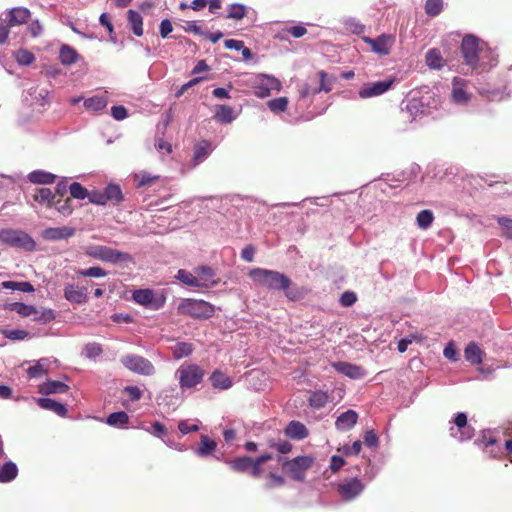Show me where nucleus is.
Returning <instances> with one entry per match:
<instances>
[{
    "label": "nucleus",
    "instance_id": "11",
    "mask_svg": "<svg viewBox=\"0 0 512 512\" xmlns=\"http://www.w3.org/2000/svg\"><path fill=\"white\" fill-rule=\"evenodd\" d=\"M404 117L410 121L416 120L419 116L429 112L426 97H411L407 100L405 106L401 110Z\"/></svg>",
    "mask_w": 512,
    "mask_h": 512
},
{
    "label": "nucleus",
    "instance_id": "16",
    "mask_svg": "<svg viewBox=\"0 0 512 512\" xmlns=\"http://www.w3.org/2000/svg\"><path fill=\"white\" fill-rule=\"evenodd\" d=\"M475 443L492 458H500L503 455L501 446L490 433H484Z\"/></svg>",
    "mask_w": 512,
    "mask_h": 512
},
{
    "label": "nucleus",
    "instance_id": "63",
    "mask_svg": "<svg viewBox=\"0 0 512 512\" xmlns=\"http://www.w3.org/2000/svg\"><path fill=\"white\" fill-rule=\"evenodd\" d=\"M269 446L276 449L281 454H287L291 451L292 445L288 441H269Z\"/></svg>",
    "mask_w": 512,
    "mask_h": 512
},
{
    "label": "nucleus",
    "instance_id": "53",
    "mask_svg": "<svg viewBox=\"0 0 512 512\" xmlns=\"http://www.w3.org/2000/svg\"><path fill=\"white\" fill-rule=\"evenodd\" d=\"M70 194L73 198L83 200L88 198L89 192L80 183L74 182L69 187Z\"/></svg>",
    "mask_w": 512,
    "mask_h": 512
},
{
    "label": "nucleus",
    "instance_id": "23",
    "mask_svg": "<svg viewBox=\"0 0 512 512\" xmlns=\"http://www.w3.org/2000/svg\"><path fill=\"white\" fill-rule=\"evenodd\" d=\"M357 420L358 414L356 411L347 410L337 417L335 426L340 431H348L355 426Z\"/></svg>",
    "mask_w": 512,
    "mask_h": 512
},
{
    "label": "nucleus",
    "instance_id": "59",
    "mask_svg": "<svg viewBox=\"0 0 512 512\" xmlns=\"http://www.w3.org/2000/svg\"><path fill=\"white\" fill-rule=\"evenodd\" d=\"M268 482L266 483L267 488L281 487L285 484V479L283 476L275 474L273 472L268 473L267 475Z\"/></svg>",
    "mask_w": 512,
    "mask_h": 512
},
{
    "label": "nucleus",
    "instance_id": "22",
    "mask_svg": "<svg viewBox=\"0 0 512 512\" xmlns=\"http://www.w3.org/2000/svg\"><path fill=\"white\" fill-rule=\"evenodd\" d=\"M75 229L72 227H51L43 231L42 236L44 239L49 241H57L62 239H68L73 236Z\"/></svg>",
    "mask_w": 512,
    "mask_h": 512
},
{
    "label": "nucleus",
    "instance_id": "31",
    "mask_svg": "<svg viewBox=\"0 0 512 512\" xmlns=\"http://www.w3.org/2000/svg\"><path fill=\"white\" fill-rule=\"evenodd\" d=\"M285 434L297 440H302L308 435L307 428L299 421H291L285 428Z\"/></svg>",
    "mask_w": 512,
    "mask_h": 512
},
{
    "label": "nucleus",
    "instance_id": "40",
    "mask_svg": "<svg viewBox=\"0 0 512 512\" xmlns=\"http://www.w3.org/2000/svg\"><path fill=\"white\" fill-rule=\"evenodd\" d=\"M247 15V7L240 3H232L228 6L227 19L242 20Z\"/></svg>",
    "mask_w": 512,
    "mask_h": 512
},
{
    "label": "nucleus",
    "instance_id": "57",
    "mask_svg": "<svg viewBox=\"0 0 512 512\" xmlns=\"http://www.w3.org/2000/svg\"><path fill=\"white\" fill-rule=\"evenodd\" d=\"M16 60L21 65H30L35 60V56L28 50L20 49L16 52Z\"/></svg>",
    "mask_w": 512,
    "mask_h": 512
},
{
    "label": "nucleus",
    "instance_id": "21",
    "mask_svg": "<svg viewBox=\"0 0 512 512\" xmlns=\"http://www.w3.org/2000/svg\"><path fill=\"white\" fill-rule=\"evenodd\" d=\"M332 367L351 379H360L365 375L362 367L344 361L333 362Z\"/></svg>",
    "mask_w": 512,
    "mask_h": 512
},
{
    "label": "nucleus",
    "instance_id": "12",
    "mask_svg": "<svg viewBox=\"0 0 512 512\" xmlns=\"http://www.w3.org/2000/svg\"><path fill=\"white\" fill-rule=\"evenodd\" d=\"M450 434L459 441L469 440L474 435V428L467 423V415L458 412L453 420V426L450 427Z\"/></svg>",
    "mask_w": 512,
    "mask_h": 512
},
{
    "label": "nucleus",
    "instance_id": "37",
    "mask_svg": "<svg viewBox=\"0 0 512 512\" xmlns=\"http://www.w3.org/2000/svg\"><path fill=\"white\" fill-rule=\"evenodd\" d=\"M425 61L426 64L432 69H441L445 64L441 52L435 48L427 51L425 55Z\"/></svg>",
    "mask_w": 512,
    "mask_h": 512
},
{
    "label": "nucleus",
    "instance_id": "19",
    "mask_svg": "<svg viewBox=\"0 0 512 512\" xmlns=\"http://www.w3.org/2000/svg\"><path fill=\"white\" fill-rule=\"evenodd\" d=\"M196 280L198 282L197 288H213L218 284L214 279V271L209 266H200L194 269Z\"/></svg>",
    "mask_w": 512,
    "mask_h": 512
},
{
    "label": "nucleus",
    "instance_id": "3",
    "mask_svg": "<svg viewBox=\"0 0 512 512\" xmlns=\"http://www.w3.org/2000/svg\"><path fill=\"white\" fill-rule=\"evenodd\" d=\"M272 459L273 455L271 453H265L255 459L248 456H242L227 460L226 463L233 471L239 473L249 471L252 477L258 478L262 476L264 472L263 465Z\"/></svg>",
    "mask_w": 512,
    "mask_h": 512
},
{
    "label": "nucleus",
    "instance_id": "26",
    "mask_svg": "<svg viewBox=\"0 0 512 512\" xmlns=\"http://www.w3.org/2000/svg\"><path fill=\"white\" fill-rule=\"evenodd\" d=\"M212 150L211 143L206 140L197 143L194 147L193 166L195 167L203 162L211 154Z\"/></svg>",
    "mask_w": 512,
    "mask_h": 512
},
{
    "label": "nucleus",
    "instance_id": "56",
    "mask_svg": "<svg viewBox=\"0 0 512 512\" xmlns=\"http://www.w3.org/2000/svg\"><path fill=\"white\" fill-rule=\"evenodd\" d=\"M33 319L40 323H49L55 319V313L52 309H43L34 314Z\"/></svg>",
    "mask_w": 512,
    "mask_h": 512
},
{
    "label": "nucleus",
    "instance_id": "64",
    "mask_svg": "<svg viewBox=\"0 0 512 512\" xmlns=\"http://www.w3.org/2000/svg\"><path fill=\"white\" fill-rule=\"evenodd\" d=\"M357 301V296L352 291H345L340 297V304L343 307H350Z\"/></svg>",
    "mask_w": 512,
    "mask_h": 512
},
{
    "label": "nucleus",
    "instance_id": "51",
    "mask_svg": "<svg viewBox=\"0 0 512 512\" xmlns=\"http://www.w3.org/2000/svg\"><path fill=\"white\" fill-rule=\"evenodd\" d=\"M443 9V0H427L425 12L429 16H437Z\"/></svg>",
    "mask_w": 512,
    "mask_h": 512
},
{
    "label": "nucleus",
    "instance_id": "10",
    "mask_svg": "<svg viewBox=\"0 0 512 512\" xmlns=\"http://www.w3.org/2000/svg\"><path fill=\"white\" fill-rule=\"evenodd\" d=\"M483 52V48L479 46L478 39L473 35H466L461 44V53L464 58L465 63L472 67L476 68L480 56L479 54Z\"/></svg>",
    "mask_w": 512,
    "mask_h": 512
},
{
    "label": "nucleus",
    "instance_id": "36",
    "mask_svg": "<svg viewBox=\"0 0 512 512\" xmlns=\"http://www.w3.org/2000/svg\"><path fill=\"white\" fill-rule=\"evenodd\" d=\"M128 23L133 33L140 37L143 35V18L137 11L129 10L127 13Z\"/></svg>",
    "mask_w": 512,
    "mask_h": 512
},
{
    "label": "nucleus",
    "instance_id": "39",
    "mask_svg": "<svg viewBox=\"0 0 512 512\" xmlns=\"http://www.w3.org/2000/svg\"><path fill=\"white\" fill-rule=\"evenodd\" d=\"M216 442L211 440L208 436L202 435L199 447L195 450V453L200 457H205L212 454L216 449Z\"/></svg>",
    "mask_w": 512,
    "mask_h": 512
},
{
    "label": "nucleus",
    "instance_id": "30",
    "mask_svg": "<svg viewBox=\"0 0 512 512\" xmlns=\"http://www.w3.org/2000/svg\"><path fill=\"white\" fill-rule=\"evenodd\" d=\"M69 390V386L57 380H49L40 386V393L42 394H63Z\"/></svg>",
    "mask_w": 512,
    "mask_h": 512
},
{
    "label": "nucleus",
    "instance_id": "62",
    "mask_svg": "<svg viewBox=\"0 0 512 512\" xmlns=\"http://www.w3.org/2000/svg\"><path fill=\"white\" fill-rule=\"evenodd\" d=\"M318 75L320 78V85L318 88L314 90V93H319L322 91L330 92L332 89V85L330 82L327 81V74L324 71H320Z\"/></svg>",
    "mask_w": 512,
    "mask_h": 512
},
{
    "label": "nucleus",
    "instance_id": "61",
    "mask_svg": "<svg viewBox=\"0 0 512 512\" xmlns=\"http://www.w3.org/2000/svg\"><path fill=\"white\" fill-rule=\"evenodd\" d=\"M88 199L91 203L97 205H105L107 203L104 191L93 190L89 192Z\"/></svg>",
    "mask_w": 512,
    "mask_h": 512
},
{
    "label": "nucleus",
    "instance_id": "41",
    "mask_svg": "<svg viewBox=\"0 0 512 512\" xmlns=\"http://www.w3.org/2000/svg\"><path fill=\"white\" fill-rule=\"evenodd\" d=\"M48 358H42L35 365L28 368L27 373L30 378H38L47 373Z\"/></svg>",
    "mask_w": 512,
    "mask_h": 512
},
{
    "label": "nucleus",
    "instance_id": "4",
    "mask_svg": "<svg viewBox=\"0 0 512 512\" xmlns=\"http://www.w3.org/2000/svg\"><path fill=\"white\" fill-rule=\"evenodd\" d=\"M277 461L282 464L283 472L295 481H304L306 472L311 468L314 459L311 456H297L292 460H286L282 456L277 457Z\"/></svg>",
    "mask_w": 512,
    "mask_h": 512
},
{
    "label": "nucleus",
    "instance_id": "43",
    "mask_svg": "<svg viewBox=\"0 0 512 512\" xmlns=\"http://www.w3.org/2000/svg\"><path fill=\"white\" fill-rule=\"evenodd\" d=\"M308 401L311 407L320 409L326 405L328 401V395L323 391H314L310 394Z\"/></svg>",
    "mask_w": 512,
    "mask_h": 512
},
{
    "label": "nucleus",
    "instance_id": "50",
    "mask_svg": "<svg viewBox=\"0 0 512 512\" xmlns=\"http://www.w3.org/2000/svg\"><path fill=\"white\" fill-rule=\"evenodd\" d=\"M287 105H288V98L287 97H279V98L270 100L267 103L268 108L273 113H276V114L284 112L286 110V108H287Z\"/></svg>",
    "mask_w": 512,
    "mask_h": 512
},
{
    "label": "nucleus",
    "instance_id": "44",
    "mask_svg": "<svg viewBox=\"0 0 512 512\" xmlns=\"http://www.w3.org/2000/svg\"><path fill=\"white\" fill-rule=\"evenodd\" d=\"M175 278L177 280H179L181 283H183L184 285L189 286V287H197V285H198L195 272L192 273L185 269H180V270H178Z\"/></svg>",
    "mask_w": 512,
    "mask_h": 512
},
{
    "label": "nucleus",
    "instance_id": "24",
    "mask_svg": "<svg viewBox=\"0 0 512 512\" xmlns=\"http://www.w3.org/2000/svg\"><path fill=\"white\" fill-rule=\"evenodd\" d=\"M209 381L212 387L218 390H228L233 386V380L218 369L211 373Z\"/></svg>",
    "mask_w": 512,
    "mask_h": 512
},
{
    "label": "nucleus",
    "instance_id": "42",
    "mask_svg": "<svg viewBox=\"0 0 512 512\" xmlns=\"http://www.w3.org/2000/svg\"><path fill=\"white\" fill-rule=\"evenodd\" d=\"M433 220H434L433 212L431 210H427V209L420 211L416 217L417 226L422 230L428 229L432 225Z\"/></svg>",
    "mask_w": 512,
    "mask_h": 512
},
{
    "label": "nucleus",
    "instance_id": "27",
    "mask_svg": "<svg viewBox=\"0 0 512 512\" xmlns=\"http://www.w3.org/2000/svg\"><path fill=\"white\" fill-rule=\"evenodd\" d=\"M214 118L222 124H229L236 119V114L232 107L228 105H216Z\"/></svg>",
    "mask_w": 512,
    "mask_h": 512
},
{
    "label": "nucleus",
    "instance_id": "20",
    "mask_svg": "<svg viewBox=\"0 0 512 512\" xmlns=\"http://www.w3.org/2000/svg\"><path fill=\"white\" fill-rule=\"evenodd\" d=\"M30 11L25 7H15L8 10L5 14L4 21H6L11 27L21 25L27 22L30 18Z\"/></svg>",
    "mask_w": 512,
    "mask_h": 512
},
{
    "label": "nucleus",
    "instance_id": "25",
    "mask_svg": "<svg viewBox=\"0 0 512 512\" xmlns=\"http://www.w3.org/2000/svg\"><path fill=\"white\" fill-rule=\"evenodd\" d=\"M176 390V388L164 390L158 397V399L160 400L159 404H164L169 407L172 406L173 409L179 406L183 401V397L182 394L176 392Z\"/></svg>",
    "mask_w": 512,
    "mask_h": 512
},
{
    "label": "nucleus",
    "instance_id": "2",
    "mask_svg": "<svg viewBox=\"0 0 512 512\" xmlns=\"http://www.w3.org/2000/svg\"><path fill=\"white\" fill-rule=\"evenodd\" d=\"M205 370L194 363L183 362L175 371L174 378L178 381L182 392L195 389L202 383Z\"/></svg>",
    "mask_w": 512,
    "mask_h": 512
},
{
    "label": "nucleus",
    "instance_id": "45",
    "mask_svg": "<svg viewBox=\"0 0 512 512\" xmlns=\"http://www.w3.org/2000/svg\"><path fill=\"white\" fill-rule=\"evenodd\" d=\"M128 421H129V416L124 411L111 413L106 419V423L113 427L122 426L124 424H127Z\"/></svg>",
    "mask_w": 512,
    "mask_h": 512
},
{
    "label": "nucleus",
    "instance_id": "32",
    "mask_svg": "<svg viewBox=\"0 0 512 512\" xmlns=\"http://www.w3.org/2000/svg\"><path fill=\"white\" fill-rule=\"evenodd\" d=\"M108 99L105 95H95L84 100V107L91 112H99L106 108Z\"/></svg>",
    "mask_w": 512,
    "mask_h": 512
},
{
    "label": "nucleus",
    "instance_id": "34",
    "mask_svg": "<svg viewBox=\"0 0 512 512\" xmlns=\"http://www.w3.org/2000/svg\"><path fill=\"white\" fill-rule=\"evenodd\" d=\"M59 59L63 65H72L79 59L77 51L69 45L63 44L59 51Z\"/></svg>",
    "mask_w": 512,
    "mask_h": 512
},
{
    "label": "nucleus",
    "instance_id": "18",
    "mask_svg": "<svg viewBox=\"0 0 512 512\" xmlns=\"http://www.w3.org/2000/svg\"><path fill=\"white\" fill-rule=\"evenodd\" d=\"M64 297L73 304H83L88 301V292L86 287H80L74 284H66L64 287Z\"/></svg>",
    "mask_w": 512,
    "mask_h": 512
},
{
    "label": "nucleus",
    "instance_id": "35",
    "mask_svg": "<svg viewBox=\"0 0 512 512\" xmlns=\"http://www.w3.org/2000/svg\"><path fill=\"white\" fill-rule=\"evenodd\" d=\"M56 179V175L43 170H35L28 174V180L35 184H50Z\"/></svg>",
    "mask_w": 512,
    "mask_h": 512
},
{
    "label": "nucleus",
    "instance_id": "60",
    "mask_svg": "<svg viewBox=\"0 0 512 512\" xmlns=\"http://www.w3.org/2000/svg\"><path fill=\"white\" fill-rule=\"evenodd\" d=\"M477 90L480 95L486 97L488 100L495 101L502 99V94L498 89L490 90L484 87H479Z\"/></svg>",
    "mask_w": 512,
    "mask_h": 512
},
{
    "label": "nucleus",
    "instance_id": "48",
    "mask_svg": "<svg viewBox=\"0 0 512 512\" xmlns=\"http://www.w3.org/2000/svg\"><path fill=\"white\" fill-rule=\"evenodd\" d=\"M103 353L101 344L96 342L87 343L83 347V355L88 359H95Z\"/></svg>",
    "mask_w": 512,
    "mask_h": 512
},
{
    "label": "nucleus",
    "instance_id": "49",
    "mask_svg": "<svg viewBox=\"0 0 512 512\" xmlns=\"http://www.w3.org/2000/svg\"><path fill=\"white\" fill-rule=\"evenodd\" d=\"M11 309L23 317L34 316V314H38V310L34 306L19 302L13 303L11 305Z\"/></svg>",
    "mask_w": 512,
    "mask_h": 512
},
{
    "label": "nucleus",
    "instance_id": "6",
    "mask_svg": "<svg viewBox=\"0 0 512 512\" xmlns=\"http://www.w3.org/2000/svg\"><path fill=\"white\" fill-rule=\"evenodd\" d=\"M0 241L7 246L20 248L25 251H33L36 247L33 238L26 232L18 229H1Z\"/></svg>",
    "mask_w": 512,
    "mask_h": 512
},
{
    "label": "nucleus",
    "instance_id": "13",
    "mask_svg": "<svg viewBox=\"0 0 512 512\" xmlns=\"http://www.w3.org/2000/svg\"><path fill=\"white\" fill-rule=\"evenodd\" d=\"M393 84V79H387L376 82H367L361 86V88L358 91V95L361 99L377 97L383 95L389 89H391Z\"/></svg>",
    "mask_w": 512,
    "mask_h": 512
},
{
    "label": "nucleus",
    "instance_id": "9",
    "mask_svg": "<svg viewBox=\"0 0 512 512\" xmlns=\"http://www.w3.org/2000/svg\"><path fill=\"white\" fill-rule=\"evenodd\" d=\"M121 364L128 369L129 371L143 375V376H152L155 374L156 369L153 363L147 358L136 355V354H127L120 358Z\"/></svg>",
    "mask_w": 512,
    "mask_h": 512
},
{
    "label": "nucleus",
    "instance_id": "46",
    "mask_svg": "<svg viewBox=\"0 0 512 512\" xmlns=\"http://www.w3.org/2000/svg\"><path fill=\"white\" fill-rule=\"evenodd\" d=\"M54 194L49 188H39L36 190L34 200L40 204L51 206L53 203Z\"/></svg>",
    "mask_w": 512,
    "mask_h": 512
},
{
    "label": "nucleus",
    "instance_id": "5",
    "mask_svg": "<svg viewBox=\"0 0 512 512\" xmlns=\"http://www.w3.org/2000/svg\"><path fill=\"white\" fill-rule=\"evenodd\" d=\"M85 254L112 264L132 261L129 253L122 252L104 245H89L85 247Z\"/></svg>",
    "mask_w": 512,
    "mask_h": 512
},
{
    "label": "nucleus",
    "instance_id": "8",
    "mask_svg": "<svg viewBox=\"0 0 512 512\" xmlns=\"http://www.w3.org/2000/svg\"><path fill=\"white\" fill-rule=\"evenodd\" d=\"M178 312L197 319H208L214 315V306L204 300L184 299L178 305Z\"/></svg>",
    "mask_w": 512,
    "mask_h": 512
},
{
    "label": "nucleus",
    "instance_id": "17",
    "mask_svg": "<svg viewBox=\"0 0 512 512\" xmlns=\"http://www.w3.org/2000/svg\"><path fill=\"white\" fill-rule=\"evenodd\" d=\"M466 87V80L460 77H455L453 79L451 98L455 104L464 105L469 102L471 95L467 92Z\"/></svg>",
    "mask_w": 512,
    "mask_h": 512
},
{
    "label": "nucleus",
    "instance_id": "15",
    "mask_svg": "<svg viewBox=\"0 0 512 512\" xmlns=\"http://www.w3.org/2000/svg\"><path fill=\"white\" fill-rule=\"evenodd\" d=\"M363 41L370 45L371 50L382 56H386L390 53V50L394 44V37L388 34H382L377 38L363 37Z\"/></svg>",
    "mask_w": 512,
    "mask_h": 512
},
{
    "label": "nucleus",
    "instance_id": "47",
    "mask_svg": "<svg viewBox=\"0 0 512 512\" xmlns=\"http://www.w3.org/2000/svg\"><path fill=\"white\" fill-rule=\"evenodd\" d=\"M104 192L107 203H119L123 199L121 189L118 185L110 184L104 189Z\"/></svg>",
    "mask_w": 512,
    "mask_h": 512
},
{
    "label": "nucleus",
    "instance_id": "7",
    "mask_svg": "<svg viewBox=\"0 0 512 512\" xmlns=\"http://www.w3.org/2000/svg\"><path fill=\"white\" fill-rule=\"evenodd\" d=\"M248 85L258 98H266L270 96L272 91L281 90V82L272 75L256 74L249 78Z\"/></svg>",
    "mask_w": 512,
    "mask_h": 512
},
{
    "label": "nucleus",
    "instance_id": "14",
    "mask_svg": "<svg viewBox=\"0 0 512 512\" xmlns=\"http://www.w3.org/2000/svg\"><path fill=\"white\" fill-rule=\"evenodd\" d=\"M365 485L358 478H351L342 481L338 485V492L345 501L354 500L364 490Z\"/></svg>",
    "mask_w": 512,
    "mask_h": 512
},
{
    "label": "nucleus",
    "instance_id": "58",
    "mask_svg": "<svg viewBox=\"0 0 512 512\" xmlns=\"http://www.w3.org/2000/svg\"><path fill=\"white\" fill-rule=\"evenodd\" d=\"M3 334L12 341L24 340L29 335L27 331L21 329L3 330Z\"/></svg>",
    "mask_w": 512,
    "mask_h": 512
},
{
    "label": "nucleus",
    "instance_id": "28",
    "mask_svg": "<svg viewBox=\"0 0 512 512\" xmlns=\"http://www.w3.org/2000/svg\"><path fill=\"white\" fill-rule=\"evenodd\" d=\"M133 299L140 305L158 309L159 306L154 304V293L149 289H139L133 293Z\"/></svg>",
    "mask_w": 512,
    "mask_h": 512
},
{
    "label": "nucleus",
    "instance_id": "55",
    "mask_svg": "<svg viewBox=\"0 0 512 512\" xmlns=\"http://www.w3.org/2000/svg\"><path fill=\"white\" fill-rule=\"evenodd\" d=\"M192 345L186 342L177 343L174 349V357L180 359L192 353Z\"/></svg>",
    "mask_w": 512,
    "mask_h": 512
},
{
    "label": "nucleus",
    "instance_id": "54",
    "mask_svg": "<svg viewBox=\"0 0 512 512\" xmlns=\"http://www.w3.org/2000/svg\"><path fill=\"white\" fill-rule=\"evenodd\" d=\"M497 222L502 229V235L508 239H512V219L501 216L497 218Z\"/></svg>",
    "mask_w": 512,
    "mask_h": 512
},
{
    "label": "nucleus",
    "instance_id": "38",
    "mask_svg": "<svg viewBox=\"0 0 512 512\" xmlns=\"http://www.w3.org/2000/svg\"><path fill=\"white\" fill-rule=\"evenodd\" d=\"M482 354V350L474 342L469 343L464 351L465 359L471 364H480L482 362Z\"/></svg>",
    "mask_w": 512,
    "mask_h": 512
},
{
    "label": "nucleus",
    "instance_id": "52",
    "mask_svg": "<svg viewBox=\"0 0 512 512\" xmlns=\"http://www.w3.org/2000/svg\"><path fill=\"white\" fill-rule=\"evenodd\" d=\"M77 274L84 277L100 278L105 277L107 275V272L101 267L95 266L87 269H79L77 271Z\"/></svg>",
    "mask_w": 512,
    "mask_h": 512
},
{
    "label": "nucleus",
    "instance_id": "29",
    "mask_svg": "<svg viewBox=\"0 0 512 512\" xmlns=\"http://www.w3.org/2000/svg\"><path fill=\"white\" fill-rule=\"evenodd\" d=\"M37 404L45 410H50L56 413L59 416L64 417L67 414L66 407L53 399L50 398H37Z\"/></svg>",
    "mask_w": 512,
    "mask_h": 512
},
{
    "label": "nucleus",
    "instance_id": "33",
    "mask_svg": "<svg viewBox=\"0 0 512 512\" xmlns=\"http://www.w3.org/2000/svg\"><path fill=\"white\" fill-rule=\"evenodd\" d=\"M18 475V467L12 461H7L0 466V483H9Z\"/></svg>",
    "mask_w": 512,
    "mask_h": 512
},
{
    "label": "nucleus",
    "instance_id": "1",
    "mask_svg": "<svg viewBox=\"0 0 512 512\" xmlns=\"http://www.w3.org/2000/svg\"><path fill=\"white\" fill-rule=\"evenodd\" d=\"M249 277L257 286L269 290H283L289 299L294 300L296 298L293 292L289 290L291 280L283 273L264 268H254L249 272Z\"/></svg>",
    "mask_w": 512,
    "mask_h": 512
}]
</instances>
